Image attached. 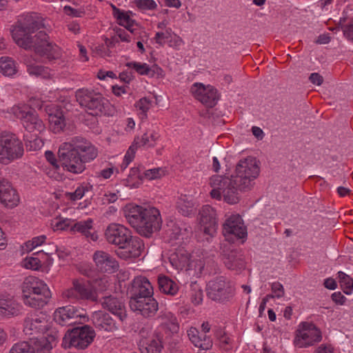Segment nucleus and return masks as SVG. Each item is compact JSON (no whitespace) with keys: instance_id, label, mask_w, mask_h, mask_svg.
<instances>
[{"instance_id":"obj_55","label":"nucleus","mask_w":353,"mask_h":353,"mask_svg":"<svg viewBox=\"0 0 353 353\" xmlns=\"http://www.w3.org/2000/svg\"><path fill=\"white\" fill-rule=\"evenodd\" d=\"M46 239V237L45 235L34 237L32 239V241H28L26 243V246L29 248L30 245H31L30 249L32 250L33 248H37V246L41 245L45 241Z\"/></svg>"},{"instance_id":"obj_18","label":"nucleus","mask_w":353,"mask_h":353,"mask_svg":"<svg viewBox=\"0 0 353 353\" xmlns=\"http://www.w3.org/2000/svg\"><path fill=\"white\" fill-rule=\"evenodd\" d=\"M200 223L205 234L212 236L218 228L216 210L210 205L202 207L199 211Z\"/></svg>"},{"instance_id":"obj_33","label":"nucleus","mask_w":353,"mask_h":353,"mask_svg":"<svg viewBox=\"0 0 353 353\" xmlns=\"http://www.w3.org/2000/svg\"><path fill=\"white\" fill-rule=\"evenodd\" d=\"M194 204L192 199L186 194H181L176 203L177 211L185 216H189L194 213Z\"/></svg>"},{"instance_id":"obj_41","label":"nucleus","mask_w":353,"mask_h":353,"mask_svg":"<svg viewBox=\"0 0 353 353\" xmlns=\"http://www.w3.org/2000/svg\"><path fill=\"white\" fill-rule=\"evenodd\" d=\"M159 135L155 131L152 132L151 133L145 132L142 136L140 145L141 146H148L150 148H154L156 145L157 141L159 139Z\"/></svg>"},{"instance_id":"obj_7","label":"nucleus","mask_w":353,"mask_h":353,"mask_svg":"<svg viewBox=\"0 0 353 353\" xmlns=\"http://www.w3.org/2000/svg\"><path fill=\"white\" fill-rule=\"evenodd\" d=\"M95 336V331L91 326H76L65 332L62 346L65 349L74 347L77 350H85L93 342Z\"/></svg>"},{"instance_id":"obj_3","label":"nucleus","mask_w":353,"mask_h":353,"mask_svg":"<svg viewBox=\"0 0 353 353\" xmlns=\"http://www.w3.org/2000/svg\"><path fill=\"white\" fill-rule=\"evenodd\" d=\"M16 44L25 50H33L41 57H46L49 60L59 59L61 57V50L55 43L50 41L48 34L40 30L34 35L30 34L25 37L14 40Z\"/></svg>"},{"instance_id":"obj_4","label":"nucleus","mask_w":353,"mask_h":353,"mask_svg":"<svg viewBox=\"0 0 353 353\" xmlns=\"http://www.w3.org/2000/svg\"><path fill=\"white\" fill-rule=\"evenodd\" d=\"M209 184L212 188L210 193L212 198L219 201L223 196V200L229 204H235L239 201V192H240V189L234 183L233 175L230 178L225 176L214 175L210 177Z\"/></svg>"},{"instance_id":"obj_53","label":"nucleus","mask_w":353,"mask_h":353,"mask_svg":"<svg viewBox=\"0 0 353 353\" xmlns=\"http://www.w3.org/2000/svg\"><path fill=\"white\" fill-rule=\"evenodd\" d=\"M88 190V188L83 186L78 187L74 192L69 193L70 199L72 201H76L81 199L85 194V192Z\"/></svg>"},{"instance_id":"obj_22","label":"nucleus","mask_w":353,"mask_h":353,"mask_svg":"<svg viewBox=\"0 0 353 353\" xmlns=\"http://www.w3.org/2000/svg\"><path fill=\"white\" fill-rule=\"evenodd\" d=\"M223 233L225 236L233 234L239 239L244 238L247 235V231L241 217L235 214L227 219L223 225Z\"/></svg>"},{"instance_id":"obj_1","label":"nucleus","mask_w":353,"mask_h":353,"mask_svg":"<svg viewBox=\"0 0 353 353\" xmlns=\"http://www.w3.org/2000/svg\"><path fill=\"white\" fill-rule=\"evenodd\" d=\"M97 156V148L82 137H74L70 141L61 143L58 150L59 160L63 170L76 174L84 172L85 163Z\"/></svg>"},{"instance_id":"obj_34","label":"nucleus","mask_w":353,"mask_h":353,"mask_svg":"<svg viewBox=\"0 0 353 353\" xmlns=\"http://www.w3.org/2000/svg\"><path fill=\"white\" fill-rule=\"evenodd\" d=\"M158 285L159 290L166 294L174 296L179 291L177 283L165 275L159 276Z\"/></svg>"},{"instance_id":"obj_12","label":"nucleus","mask_w":353,"mask_h":353,"mask_svg":"<svg viewBox=\"0 0 353 353\" xmlns=\"http://www.w3.org/2000/svg\"><path fill=\"white\" fill-rule=\"evenodd\" d=\"M296 332L294 343L299 347H306L314 345L316 343L321 341L322 339L321 330L312 323H301Z\"/></svg>"},{"instance_id":"obj_17","label":"nucleus","mask_w":353,"mask_h":353,"mask_svg":"<svg viewBox=\"0 0 353 353\" xmlns=\"http://www.w3.org/2000/svg\"><path fill=\"white\" fill-rule=\"evenodd\" d=\"M130 299H140L147 296L153 295V287L148 279L143 276L134 278L129 288Z\"/></svg>"},{"instance_id":"obj_5","label":"nucleus","mask_w":353,"mask_h":353,"mask_svg":"<svg viewBox=\"0 0 353 353\" xmlns=\"http://www.w3.org/2000/svg\"><path fill=\"white\" fill-rule=\"evenodd\" d=\"M75 96L79 104L89 114L99 116L110 114L111 105L101 93L82 88L76 92Z\"/></svg>"},{"instance_id":"obj_25","label":"nucleus","mask_w":353,"mask_h":353,"mask_svg":"<svg viewBox=\"0 0 353 353\" xmlns=\"http://www.w3.org/2000/svg\"><path fill=\"white\" fill-rule=\"evenodd\" d=\"M51 293L49 288L41 280L35 276H28L22 284L23 298L25 295H32V294Z\"/></svg>"},{"instance_id":"obj_2","label":"nucleus","mask_w":353,"mask_h":353,"mask_svg":"<svg viewBox=\"0 0 353 353\" xmlns=\"http://www.w3.org/2000/svg\"><path fill=\"white\" fill-rule=\"evenodd\" d=\"M124 212L128 223L141 236L150 238L161 228L160 212L156 208L128 205Z\"/></svg>"},{"instance_id":"obj_45","label":"nucleus","mask_w":353,"mask_h":353,"mask_svg":"<svg viewBox=\"0 0 353 353\" xmlns=\"http://www.w3.org/2000/svg\"><path fill=\"white\" fill-rule=\"evenodd\" d=\"M71 223L72 221L69 219H61L56 218L55 220L52 223V226L54 231L63 230L70 227L71 225Z\"/></svg>"},{"instance_id":"obj_43","label":"nucleus","mask_w":353,"mask_h":353,"mask_svg":"<svg viewBox=\"0 0 353 353\" xmlns=\"http://www.w3.org/2000/svg\"><path fill=\"white\" fill-rule=\"evenodd\" d=\"M126 66L134 68L140 75H146L149 72V65L147 63L128 62L126 63Z\"/></svg>"},{"instance_id":"obj_47","label":"nucleus","mask_w":353,"mask_h":353,"mask_svg":"<svg viewBox=\"0 0 353 353\" xmlns=\"http://www.w3.org/2000/svg\"><path fill=\"white\" fill-rule=\"evenodd\" d=\"M23 266L27 269L37 270L41 267V261L35 257H26L23 261Z\"/></svg>"},{"instance_id":"obj_59","label":"nucleus","mask_w":353,"mask_h":353,"mask_svg":"<svg viewBox=\"0 0 353 353\" xmlns=\"http://www.w3.org/2000/svg\"><path fill=\"white\" fill-rule=\"evenodd\" d=\"M63 296L69 299H79L77 291L75 287H72L63 292Z\"/></svg>"},{"instance_id":"obj_56","label":"nucleus","mask_w":353,"mask_h":353,"mask_svg":"<svg viewBox=\"0 0 353 353\" xmlns=\"http://www.w3.org/2000/svg\"><path fill=\"white\" fill-rule=\"evenodd\" d=\"M45 157L48 161L55 168H58L59 167L58 162L60 163L59 160L57 159L54 153L50 150H48L45 152Z\"/></svg>"},{"instance_id":"obj_32","label":"nucleus","mask_w":353,"mask_h":353,"mask_svg":"<svg viewBox=\"0 0 353 353\" xmlns=\"http://www.w3.org/2000/svg\"><path fill=\"white\" fill-rule=\"evenodd\" d=\"M20 311V305L12 299L0 296V314L11 316L17 315Z\"/></svg>"},{"instance_id":"obj_48","label":"nucleus","mask_w":353,"mask_h":353,"mask_svg":"<svg viewBox=\"0 0 353 353\" xmlns=\"http://www.w3.org/2000/svg\"><path fill=\"white\" fill-rule=\"evenodd\" d=\"M134 3L141 10H154L157 8V3L153 0H136Z\"/></svg>"},{"instance_id":"obj_52","label":"nucleus","mask_w":353,"mask_h":353,"mask_svg":"<svg viewBox=\"0 0 353 353\" xmlns=\"http://www.w3.org/2000/svg\"><path fill=\"white\" fill-rule=\"evenodd\" d=\"M271 290L274 294V297L279 299L284 296V288L279 282H274L271 285Z\"/></svg>"},{"instance_id":"obj_62","label":"nucleus","mask_w":353,"mask_h":353,"mask_svg":"<svg viewBox=\"0 0 353 353\" xmlns=\"http://www.w3.org/2000/svg\"><path fill=\"white\" fill-rule=\"evenodd\" d=\"M120 79L125 83H130L133 79V74L131 71H124L119 74Z\"/></svg>"},{"instance_id":"obj_35","label":"nucleus","mask_w":353,"mask_h":353,"mask_svg":"<svg viewBox=\"0 0 353 353\" xmlns=\"http://www.w3.org/2000/svg\"><path fill=\"white\" fill-rule=\"evenodd\" d=\"M36 341H20L14 343L8 353H40Z\"/></svg>"},{"instance_id":"obj_8","label":"nucleus","mask_w":353,"mask_h":353,"mask_svg":"<svg viewBox=\"0 0 353 353\" xmlns=\"http://www.w3.org/2000/svg\"><path fill=\"white\" fill-rule=\"evenodd\" d=\"M14 116L21 121L22 125L26 130L33 134L30 137L28 135H24L27 140L32 138L36 140L38 134L44 129V125L41 119L39 118L36 111L29 106L17 105L12 108Z\"/></svg>"},{"instance_id":"obj_24","label":"nucleus","mask_w":353,"mask_h":353,"mask_svg":"<svg viewBox=\"0 0 353 353\" xmlns=\"http://www.w3.org/2000/svg\"><path fill=\"white\" fill-rule=\"evenodd\" d=\"M48 330V321L45 317L30 315L24 321L23 331L26 334L34 335L44 334Z\"/></svg>"},{"instance_id":"obj_16","label":"nucleus","mask_w":353,"mask_h":353,"mask_svg":"<svg viewBox=\"0 0 353 353\" xmlns=\"http://www.w3.org/2000/svg\"><path fill=\"white\" fill-rule=\"evenodd\" d=\"M83 312L82 309H78L72 305L59 307L54 313V319L62 326L71 325L84 316Z\"/></svg>"},{"instance_id":"obj_57","label":"nucleus","mask_w":353,"mask_h":353,"mask_svg":"<svg viewBox=\"0 0 353 353\" xmlns=\"http://www.w3.org/2000/svg\"><path fill=\"white\" fill-rule=\"evenodd\" d=\"M170 37L169 32H157L155 34L154 39L156 43L159 44L160 46H163L165 43L164 39H168Z\"/></svg>"},{"instance_id":"obj_50","label":"nucleus","mask_w":353,"mask_h":353,"mask_svg":"<svg viewBox=\"0 0 353 353\" xmlns=\"http://www.w3.org/2000/svg\"><path fill=\"white\" fill-rule=\"evenodd\" d=\"M150 106L151 101L146 97L141 98L136 103V107L145 114L149 110Z\"/></svg>"},{"instance_id":"obj_14","label":"nucleus","mask_w":353,"mask_h":353,"mask_svg":"<svg viewBox=\"0 0 353 353\" xmlns=\"http://www.w3.org/2000/svg\"><path fill=\"white\" fill-rule=\"evenodd\" d=\"M152 296H147L140 299H130L129 304L131 310L145 318L153 317L159 310V303Z\"/></svg>"},{"instance_id":"obj_9","label":"nucleus","mask_w":353,"mask_h":353,"mask_svg":"<svg viewBox=\"0 0 353 353\" xmlns=\"http://www.w3.org/2000/svg\"><path fill=\"white\" fill-rule=\"evenodd\" d=\"M23 154V143L14 134L4 132L0 134V159L3 163L21 158Z\"/></svg>"},{"instance_id":"obj_49","label":"nucleus","mask_w":353,"mask_h":353,"mask_svg":"<svg viewBox=\"0 0 353 353\" xmlns=\"http://www.w3.org/2000/svg\"><path fill=\"white\" fill-rule=\"evenodd\" d=\"M215 335L221 343L222 347L229 350L230 347H227V345H230V339L225 335V333L221 329H218L216 331Z\"/></svg>"},{"instance_id":"obj_29","label":"nucleus","mask_w":353,"mask_h":353,"mask_svg":"<svg viewBox=\"0 0 353 353\" xmlns=\"http://www.w3.org/2000/svg\"><path fill=\"white\" fill-rule=\"evenodd\" d=\"M73 285L75 287L79 299L96 301L97 294L88 281L74 280Z\"/></svg>"},{"instance_id":"obj_36","label":"nucleus","mask_w":353,"mask_h":353,"mask_svg":"<svg viewBox=\"0 0 353 353\" xmlns=\"http://www.w3.org/2000/svg\"><path fill=\"white\" fill-rule=\"evenodd\" d=\"M92 229V220L89 219L86 221H79L74 223L72 226H71L70 230L74 232H79L86 237L90 236L91 239L93 241H96L97 239V235L95 234L91 233L90 230Z\"/></svg>"},{"instance_id":"obj_23","label":"nucleus","mask_w":353,"mask_h":353,"mask_svg":"<svg viewBox=\"0 0 353 353\" xmlns=\"http://www.w3.org/2000/svg\"><path fill=\"white\" fill-rule=\"evenodd\" d=\"M92 321L94 327L101 332H114L119 327L110 315L103 311L94 312L92 315Z\"/></svg>"},{"instance_id":"obj_26","label":"nucleus","mask_w":353,"mask_h":353,"mask_svg":"<svg viewBox=\"0 0 353 353\" xmlns=\"http://www.w3.org/2000/svg\"><path fill=\"white\" fill-rule=\"evenodd\" d=\"M19 198L10 183L6 179H0V203L5 206L13 208L18 204Z\"/></svg>"},{"instance_id":"obj_13","label":"nucleus","mask_w":353,"mask_h":353,"mask_svg":"<svg viewBox=\"0 0 353 353\" xmlns=\"http://www.w3.org/2000/svg\"><path fill=\"white\" fill-rule=\"evenodd\" d=\"M131 236L132 233L129 229L118 223L110 224L105 231L106 241L110 244L118 246L119 250L126 245L128 241L130 240Z\"/></svg>"},{"instance_id":"obj_40","label":"nucleus","mask_w":353,"mask_h":353,"mask_svg":"<svg viewBox=\"0 0 353 353\" xmlns=\"http://www.w3.org/2000/svg\"><path fill=\"white\" fill-rule=\"evenodd\" d=\"M0 70L5 76H12L17 70L14 61L9 57L0 58Z\"/></svg>"},{"instance_id":"obj_15","label":"nucleus","mask_w":353,"mask_h":353,"mask_svg":"<svg viewBox=\"0 0 353 353\" xmlns=\"http://www.w3.org/2000/svg\"><path fill=\"white\" fill-rule=\"evenodd\" d=\"M194 97L208 107H213L218 101L217 91L212 86H205L203 83H195L191 88Z\"/></svg>"},{"instance_id":"obj_60","label":"nucleus","mask_w":353,"mask_h":353,"mask_svg":"<svg viewBox=\"0 0 353 353\" xmlns=\"http://www.w3.org/2000/svg\"><path fill=\"white\" fill-rule=\"evenodd\" d=\"M344 35L353 41V19L343 29Z\"/></svg>"},{"instance_id":"obj_63","label":"nucleus","mask_w":353,"mask_h":353,"mask_svg":"<svg viewBox=\"0 0 353 353\" xmlns=\"http://www.w3.org/2000/svg\"><path fill=\"white\" fill-rule=\"evenodd\" d=\"M343 286V292L346 294H350L353 290V280L348 279L346 282L341 283Z\"/></svg>"},{"instance_id":"obj_39","label":"nucleus","mask_w":353,"mask_h":353,"mask_svg":"<svg viewBox=\"0 0 353 353\" xmlns=\"http://www.w3.org/2000/svg\"><path fill=\"white\" fill-rule=\"evenodd\" d=\"M111 7L113 11V16L117 19L118 23L120 26L128 25L130 23H134V20L131 19L130 16L132 14L131 11L125 12L117 8L114 5L112 4Z\"/></svg>"},{"instance_id":"obj_10","label":"nucleus","mask_w":353,"mask_h":353,"mask_svg":"<svg viewBox=\"0 0 353 353\" xmlns=\"http://www.w3.org/2000/svg\"><path fill=\"white\" fill-rule=\"evenodd\" d=\"M208 297L219 303L230 301L235 294L233 283L224 276H218L210 281L207 285Z\"/></svg>"},{"instance_id":"obj_54","label":"nucleus","mask_w":353,"mask_h":353,"mask_svg":"<svg viewBox=\"0 0 353 353\" xmlns=\"http://www.w3.org/2000/svg\"><path fill=\"white\" fill-rule=\"evenodd\" d=\"M168 226L169 228L168 232H170V236L174 239H178L181 233V229L180 227L172 221H171Z\"/></svg>"},{"instance_id":"obj_30","label":"nucleus","mask_w":353,"mask_h":353,"mask_svg":"<svg viewBox=\"0 0 353 353\" xmlns=\"http://www.w3.org/2000/svg\"><path fill=\"white\" fill-rule=\"evenodd\" d=\"M140 347L141 353H161L163 349L158 334H154L148 340H141Z\"/></svg>"},{"instance_id":"obj_37","label":"nucleus","mask_w":353,"mask_h":353,"mask_svg":"<svg viewBox=\"0 0 353 353\" xmlns=\"http://www.w3.org/2000/svg\"><path fill=\"white\" fill-rule=\"evenodd\" d=\"M49 123L50 128L54 133L60 132L65 126V119L62 112L56 110L49 114Z\"/></svg>"},{"instance_id":"obj_27","label":"nucleus","mask_w":353,"mask_h":353,"mask_svg":"<svg viewBox=\"0 0 353 353\" xmlns=\"http://www.w3.org/2000/svg\"><path fill=\"white\" fill-rule=\"evenodd\" d=\"M223 261L226 268L231 270H241L245 268L243 256L235 250H226L223 254Z\"/></svg>"},{"instance_id":"obj_31","label":"nucleus","mask_w":353,"mask_h":353,"mask_svg":"<svg viewBox=\"0 0 353 353\" xmlns=\"http://www.w3.org/2000/svg\"><path fill=\"white\" fill-rule=\"evenodd\" d=\"M51 293L42 294H32V295H25L23 298V302L26 305H29L34 308H41L45 306L51 298Z\"/></svg>"},{"instance_id":"obj_6","label":"nucleus","mask_w":353,"mask_h":353,"mask_svg":"<svg viewBox=\"0 0 353 353\" xmlns=\"http://www.w3.org/2000/svg\"><path fill=\"white\" fill-rule=\"evenodd\" d=\"M260 172L258 161L255 158L248 157L239 161L236 166L234 183L240 189V192H245L252 189L254 181L258 177Z\"/></svg>"},{"instance_id":"obj_11","label":"nucleus","mask_w":353,"mask_h":353,"mask_svg":"<svg viewBox=\"0 0 353 353\" xmlns=\"http://www.w3.org/2000/svg\"><path fill=\"white\" fill-rule=\"evenodd\" d=\"M44 19L40 14L32 12L27 14L19 19L12 30V39H17L34 34L44 28Z\"/></svg>"},{"instance_id":"obj_64","label":"nucleus","mask_w":353,"mask_h":353,"mask_svg":"<svg viewBox=\"0 0 353 353\" xmlns=\"http://www.w3.org/2000/svg\"><path fill=\"white\" fill-rule=\"evenodd\" d=\"M316 353H333V349L330 345L322 344L316 350Z\"/></svg>"},{"instance_id":"obj_20","label":"nucleus","mask_w":353,"mask_h":353,"mask_svg":"<svg viewBox=\"0 0 353 353\" xmlns=\"http://www.w3.org/2000/svg\"><path fill=\"white\" fill-rule=\"evenodd\" d=\"M143 250V241L137 236H131L130 240L128 241L126 245L117 251V255L124 260L135 259L141 256Z\"/></svg>"},{"instance_id":"obj_46","label":"nucleus","mask_w":353,"mask_h":353,"mask_svg":"<svg viewBox=\"0 0 353 353\" xmlns=\"http://www.w3.org/2000/svg\"><path fill=\"white\" fill-rule=\"evenodd\" d=\"M145 178L153 180L161 178L165 174L162 168H157L145 170L143 173Z\"/></svg>"},{"instance_id":"obj_19","label":"nucleus","mask_w":353,"mask_h":353,"mask_svg":"<svg viewBox=\"0 0 353 353\" xmlns=\"http://www.w3.org/2000/svg\"><path fill=\"white\" fill-rule=\"evenodd\" d=\"M93 261L99 271L105 273L116 272L119 268L117 261L110 254L97 250L93 254Z\"/></svg>"},{"instance_id":"obj_38","label":"nucleus","mask_w":353,"mask_h":353,"mask_svg":"<svg viewBox=\"0 0 353 353\" xmlns=\"http://www.w3.org/2000/svg\"><path fill=\"white\" fill-rule=\"evenodd\" d=\"M24 61L30 74L40 76L44 79L50 77V70L48 68L35 65L30 58L25 59Z\"/></svg>"},{"instance_id":"obj_42","label":"nucleus","mask_w":353,"mask_h":353,"mask_svg":"<svg viewBox=\"0 0 353 353\" xmlns=\"http://www.w3.org/2000/svg\"><path fill=\"white\" fill-rule=\"evenodd\" d=\"M139 138H136L134 140L132 144L129 147L125 157V161H127V164H130L134 158L136 151L140 145L139 142L137 141Z\"/></svg>"},{"instance_id":"obj_44","label":"nucleus","mask_w":353,"mask_h":353,"mask_svg":"<svg viewBox=\"0 0 353 353\" xmlns=\"http://www.w3.org/2000/svg\"><path fill=\"white\" fill-rule=\"evenodd\" d=\"M157 319L164 324H168L169 323L174 325V327H176L175 322L176 318L174 316L172 312L167 310H161L160 312L159 315Z\"/></svg>"},{"instance_id":"obj_21","label":"nucleus","mask_w":353,"mask_h":353,"mask_svg":"<svg viewBox=\"0 0 353 353\" xmlns=\"http://www.w3.org/2000/svg\"><path fill=\"white\" fill-rule=\"evenodd\" d=\"M100 302L103 309L118 316L121 321H123L126 319V309L122 299L110 295L103 296Z\"/></svg>"},{"instance_id":"obj_58","label":"nucleus","mask_w":353,"mask_h":353,"mask_svg":"<svg viewBox=\"0 0 353 353\" xmlns=\"http://www.w3.org/2000/svg\"><path fill=\"white\" fill-rule=\"evenodd\" d=\"M212 347V342L210 338L204 336L203 339H201L199 344L198 347L203 350H210Z\"/></svg>"},{"instance_id":"obj_51","label":"nucleus","mask_w":353,"mask_h":353,"mask_svg":"<svg viewBox=\"0 0 353 353\" xmlns=\"http://www.w3.org/2000/svg\"><path fill=\"white\" fill-rule=\"evenodd\" d=\"M188 337H189L190 340L191 341V342L196 347H198L199 343L201 341L200 336H199V331L194 327H191L188 331Z\"/></svg>"},{"instance_id":"obj_28","label":"nucleus","mask_w":353,"mask_h":353,"mask_svg":"<svg viewBox=\"0 0 353 353\" xmlns=\"http://www.w3.org/2000/svg\"><path fill=\"white\" fill-rule=\"evenodd\" d=\"M61 334L55 328H52L46 334V336L36 338V342L39 346V352L50 353L53 345H56L57 340L61 336Z\"/></svg>"},{"instance_id":"obj_61","label":"nucleus","mask_w":353,"mask_h":353,"mask_svg":"<svg viewBox=\"0 0 353 353\" xmlns=\"http://www.w3.org/2000/svg\"><path fill=\"white\" fill-rule=\"evenodd\" d=\"M310 81L315 85H320L323 81V78L319 73H312L309 77Z\"/></svg>"}]
</instances>
